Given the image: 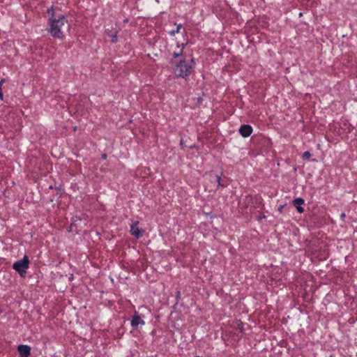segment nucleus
<instances>
[{
    "instance_id": "f257e3e1",
    "label": "nucleus",
    "mask_w": 357,
    "mask_h": 357,
    "mask_svg": "<svg viewBox=\"0 0 357 357\" xmlns=\"http://www.w3.org/2000/svg\"><path fill=\"white\" fill-rule=\"evenodd\" d=\"M195 68L194 59L187 61L185 59L178 62L174 68L175 77L188 80Z\"/></svg>"
},
{
    "instance_id": "f03ea898",
    "label": "nucleus",
    "mask_w": 357,
    "mask_h": 357,
    "mask_svg": "<svg viewBox=\"0 0 357 357\" xmlns=\"http://www.w3.org/2000/svg\"><path fill=\"white\" fill-rule=\"evenodd\" d=\"M68 24V20L63 15H59L57 18L49 19L50 28L48 32L54 38L63 39L64 33L62 29Z\"/></svg>"
},
{
    "instance_id": "7ed1b4c3",
    "label": "nucleus",
    "mask_w": 357,
    "mask_h": 357,
    "mask_svg": "<svg viewBox=\"0 0 357 357\" xmlns=\"http://www.w3.org/2000/svg\"><path fill=\"white\" fill-rule=\"evenodd\" d=\"M30 261L27 255H24L20 260L13 264V268L17 271L21 277H24L26 270L29 268Z\"/></svg>"
},
{
    "instance_id": "20e7f679",
    "label": "nucleus",
    "mask_w": 357,
    "mask_h": 357,
    "mask_svg": "<svg viewBox=\"0 0 357 357\" xmlns=\"http://www.w3.org/2000/svg\"><path fill=\"white\" fill-rule=\"evenodd\" d=\"M130 324L133 328H137L139 326V325H145V321H144L142 317L139 314V313L137 311H135V313L130 320Z\"/></svg>"
},
{
    "instance_id": "39448f33",
    "label": "nucleus",
    "mask_w": 357,
    "mask_h": 357,
    "mask_svg": "<svg viewBox=\"0 0 357 357\" xmlns=\"http://www.w3.org/2000/svg\"><path fill=\"white\" fill-rule=\"evenodd\" d=\"M185 44L181 43V45L178 43H176V47L174 49L169 50L170 54L174 58H178L183 55V50L185 48Z\"/></svg>"
},
{
    "instance_id": "423d86ee",
    "label": "nucleus",
    "mask_w": 357,
    "mask_h": 357,
    "mask_svg": "<svg viewBox=\"0 0 357 357\" xmlns=\"http://www.w3.org/2000/svg\"><path fill=\"white\" fill-rule=\"evenodd\" d=\"M138 225L139 222L135 221L131 225L130 230V234L137 238H139L141 236H142L143 234V230L139 229Z\"/></svg>"
},
{
    "instance_id": "0eeeda50",
    "label": "nucleus",
    "mask_w": 357,
    "mask_h": 357,
    "mask_svg": "<svg viewBox=\"0 0 357 357\" xmlns=\"http://www.w3.org/2000/svg\"><path fill=\"white\" fill-rule=\"evenodd\" d=\"M252 127L248 124H243L239 128V133L243 137H248L252 132Z\"/></svg>"
},
{
    "instance_id": "6e6552de",
    "label": "nucleus",
    "mask_w": 357,
    "mask_h": 357,
    "mask_svg": "<svg viewBox=\"0 0 357 357\" xmlns=\"http://www.w3.org/2000/svg\"><path fill=\"white\" fill-rule=\"evenodd\" d=\"M20 357H29L31 354V347L28 345L20 344L17 347Z\"/></svg>"
},
{
    "instance_id": "1a4fd4ad",
    "label": "nucleus",
    "mask_w": 357,
    "mask_h": 357,
    "mask_svg": "<svg viewBox=\"0 0 357 357\" xmlns=\"http://www.w3.org/2000/svg\"><path fill=\"white\" fill-rule=\"evenodd\" d=\"M47 13L50 17L49 19L57 18V17L55 16V10L53 6L47 9Z\"/></svg>"
},
{
    "instance_id": "9d476101",
    "label": "nucleus",
    "mask_w": 357,
    "mask_h": 357,
    "mask_svg": "<svg viewBox=\"0 0 357 357\" xmlns=\"http://www.w3.org/2000/svg\"><path fill=\"white\" fill-rule=\"evenodd\" d=\"M305 202L304 199L302 198H296L293 201V204L295 206H301Z\"/></svg>"
},
{
    "instance_id": "9b49d317",
    "label": "nucleus",
    "mask_w": 357,
    "mask_h": 357,
    "mask_svg": "<svg viewBox=\"0 0 357 357\" xmlns=\"http://www.w3.org/2000/svg\"><path fill=\"white\" fill-rule=\"evenodd\" d=\"M182 28V24H178L176 29L172 30L169 32V35L172 36H175L176 33H178L180 32L181 29Z\"/></svg>"
},
{
    "instance_id": "f8f14e48",
    "label": "nucleus",
    "mask_w": 357,
    "mask_h": 357,
    "mask_svg": "<svg viewBox=\"0 0 357 357\" xmlns=\"http://www.w3.org/2000/svg\"><path fill=\"white\" fill-rule=\"evenodd\" d=\"M311 157V153L309 151H305L303 153V159L307 160Z\"/></svg>"
},
{
    "instance_id": "ddd939ff",
    "label": "nucleus",
    "mask_w": 357,
    "mask_h": 357,
    "mask_svg": "<svg viewBox=\"0 0 357 357\" xmlns=\"http://www.w3.org/2000/svg\"><path fill=\"white\" fill-rule=\"evenodd\" d=\"M296 208L298 213H303L304 212V208L301 206H296Z\"/></svg>"
},
{
    "instance_id": "4468645a",
    "label": "nucleus",
    "mask_w": 357,
    "mask_h": 357,
    "mask_svg": "<svg viewBox=\"0 0 357 357\" xmlns=\"http://www.w3.org/2000/svg\"><path fill=\"white\" fill-rule=\"evenodd\" d=\"M117 41V36L115 34L112 37V42L116 43Z\"/></svg>"
},
{
    "instance_id": "2eb2a0df",
    "label": "nucleus",
    "mask_w": 357,
    "mask_h": 357,
    "mask_svg": "<svg viewBox=\"0 0 357 357\" xmlns=\"http://www.w3.org/2000/svg\"><path fill=\"white\" fill-rule=\"evenodd\" d=\"M77 216H76V217H73V218H72V223H71L70 227H72V226L75 224V221H76V220H77Z\"/></svg>"
},
{
    "instance_id": "dca6fc26",
    "label": "nucleus",
    "mask_w": 357,
    "mask_h": 357,
    "mask_svg": "<svg viewBox=\"0 0 357 357\" xmlns=\"http://www.w3.org/2000/svg\"><path fill=\"white\" fill-rule=\"evenodd\" d=\"M220 180H221L220 176H218V177H217V181H218V185H219V186H223V185L221 184V183H220Z\"/></svg>"
},
{
    "instance_id": "f3484780",
    "label": "nucleus",
    "mask_w": 357,
    "mask_h": 357,
    "mask_svg": "<svg viewBox=\"0 0 357 357\" xmlns=\"http://www.w3.org/2000/svg\"><path fill=\"white\" fill-rule=\"evenodd\" d=\"M5 82V79H2L1 81H0V90L1 89V87H2V85Z\"/></svg>"
},
{
    "instance_id": "a211bd4d",
    "label": "nucleus",
    "mask_w": 357,
    "mask_h": 357,
    "mask_svg": "<svg viewBox=\"0 0 357 357\" xmlns=\"http://www.w3.org/2000/svg\"><path fill=\"white\" fill-rule=\"evenodd\" d=\"M3 94L1 91V89L0 90V100H3Z\"/></svg>"
},
{
    "instance_id": "6ab92c4d",
    "label": "nucleus",
    "mask_w": 357,
    "mask_h": 357,
    "mask_svg": "<svg viewBox=\"0 0 357 357\" xmlns=\"http://www.w3.org/2000/svg\"><path fill=\"white\" fill-rule=\"evenodd\" d=\"M102 158L103 159H106L107 158V154L106 153L102 154Z\"/></svg>"
}]
</instances>
